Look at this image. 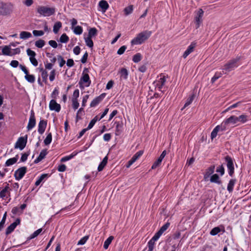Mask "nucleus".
<instances>
[{
    "label": "nucleus",
    "mask_w": 251,
    "mask_h": 251,
    "mask_svg": "<svg viewBox=\"0 0 251 251\" xmlns=\"http://www.w3.org/2000/svg\"><path fill=\"white\" fill-rule=\"evenodd\" d=\"M152 32L149 30L143 31L137 35L131 41L132 45H140L148 40L151 36Z\"/></svg>",
    "instance_id": "f257e3e1"
},
{
    "label": "nucleus",
    "mask_w": 251,
    "mask_h": 251,
    "mask_svg": "<svg viewBox=\"0 0 251 251\" xmlns=\"http://www.w3.org/2000/svg\"><path fill=\"white\" fill-rule=\"evenodd\" d=\"M37 12L44 17H48L52 15L55 12L54 7H48L45 6H39L37 9Z\"/></svg>",
    "instance_id": "f03ea898"
},
{
    "label": "nucleus",
    "mask_w": 251,
    "mask_h": 251,
    "mask_svg": "<svg viewBox=\"0 0 251 251\" xmlns=\"http://www.w3.org/2000/svg\"><path fill=\"white\" fill-rule=\"evenodd\" d=\"M13 10V5L11 3H2L0 6V15L7 16L11 14Z\"/></svg>",
    "instance_id": "7ed1b4c3"
},
{
    "label": "nucleus",
    "mask_w": 251,
    "mask_h": 251,
    "mask_svg": "<svg viewBox=\"0 0 251 251\" xmlns=\"http://www.w3.org/2000/svg\"><path fill=\"white\" fill-rule=\"evenodd\" d=\"M85 71H88L87 69H85L79 81L80 88H83L84 87H89L91 84V80L89 75L87 73H84Z\"/></svg>",
    "instance_id": "20e7f679"
},
{
    "label": "nucleus",
    "mask_w": 251,
    "mask_h": 251,
    "mask_svg": "<svg viewBox=\"0 0 251 251\" xmlns=\"http://www.w3.org/2000/svg\"><path fill=\"white\" fill-rule=\"evenodd\" d=\"M238 61L237 59H234L230 60L228 62L226 63L223 68V74H226L235 68L237 66V62Z\"/></svg>",
    "instance_id": "39448f33"
},
{
    "label": "nucleus",
    "mask_w": 251,
    "mask_h": 251,
    "mask_svg": "<svg viewBox=\"0 0 251 251\" xmlns=\"http://www.w3.org/2000/svg\"><path fill=\"white\" fill-rule=\"evenodd\" d=\"M227 125L224 121L220 125L217 126L211 133V139L213 140L215 138L219 131H224L226 129Z\"/></svg>",
    "instance_id": "423d86ee"
},
{
    "label": "nucleus",
    "mask_w": 251,
    "mask_h": 251,
    "mask_svg": "<svg viewBox=\"0 0 251 251\" xmlns=\"http://www.w3.org/2000/svg\"><path fill=\"white\" fill-rule=\"evenodd\" d=\"M225 160L226 162L227 168L228 170V174L230 176H232L234 173V168L233 159L229 155H226L225 157Z\"/></svg>",
    "instance_id": "0eeeda50"
},
{
    "label": "nucleus",
    "mask_w": 251,
    "mask_h": 251,
    "mask_svg": "<svg viewBox=\"0 0 251 251\" xmlns=\"http://www.w3.org/2000/svg\"><path fill=\"white\" fill-rule=\"evenodd\" d=\"M27 172L26 167H22L19 168L14 173V177L17 180H21L25 176Z\"/></svg>",
    "instance_id": "6e6552de"
},
{
    "label": "nucleus",
    "mask_w": 251,
    "mask_h": 251,
    "mask_svg": "<svg viewBox=\"0 0 251 251\" xmlns=\"http://www.w3.org/2000/svg\"><path fill=\"white\" fill-rule=\"evenodd\" d=\"M26 142V139H25L24 137H21L15 143L14 148L15 149L19 148L20 150H22L25 147Z\"/></svg>",
    "instance_id": "1a4fd4ad"
},
{
    "label": "nucleus",
    "mask_w": 251,
    "mask_h": 251,
    "mask_svg": "<svg viewBox=\"0 0 251 251\" xmlns=\"http://www.w3.org/2000/svg\"><path fill=\"white\" fill-rule=\"evenodd\" d=\"M106 96L105 93H102L100 96L97 97L95 98L90 103V107H94L97 106L98 104H99L105 98Z\"/></svg>",
    "instance_id": "9d476101"
},
{
    "label": "nucleus",
    "mask_w": 251,
    "mask_h": 251,
    "mask_svg": "<svg viewBox=\"0 0 251 251\" xmlns=\"http://www.w3.org/2000/svg\"><path fill=\"white\" fill-rule=\"evenodd\" d=\"M203 11L202 9L200 8L199 9L197 12V14L195 18V23L196 24V28H198L200 27V24L201 22V18L203 15Z\"/></svg>",
    "instance_id": "9b49d317"
},
{
    "label": "nucleus",
    "mask_w": 251,
    "mask_h": 251,
    "mask_svg": "<svg viewBox=\"0 0 251 251\" xmlns=\"http://www.w3.org/2000/svg\"><path fill=\"white\" fill-rule=\"evenodd\" d=\"M36 124V120L34 116V113L33 110L31 111L29 122L27 126L28 130H30L34 127Z\"/></svg>",
    "instance_id": "f8f14e48"
},
{
    "label": "nucleus",
    "mask_w": 251,
    "mask_h": 251,
    "mask_svg": "<svg viewBox=\"0 0 251 251\" xmlns=\"http://www.w3.org/2000/svg\"><path fill=\"white\" fill-rule=\"evenodd\" d=\"M49 108L50 110H54L56 112H59L61 109L60 105L56 102L54 100H51L49 104Z\"/></svg>",
    "instance_id": "ddd939ff"
},
{
    "label": "nucleus",
    "mask_w": 251,
    "mask_h": 251,
    "mask_svg": "<svg viewBox=\"0 0 251 251\" xmlns=\"http://www.w3.org/2000/svg\"><path fill=\"white\" fill-rule=\"evenodd\" d=\"M47 125V121L41 120L38 125V131L40 134H42L45 131Z\"/></svg>",
    "instance_id": "4468645a"
},
{
    "label": "nucleus",
    "mask_w": 251,
    "mask_h": 251,
    "mask_svg": "<svg viewBox=\"0 0 251 251\" xmlns=\"http://www.w3.org/2000/svg\"><path fill=\"white\" fill-rule=\"evenodd\" d=\"M196 46V43L194 42L191 43L190 45H189L187 49V50L185 51L183 54V57L184 58H186L191 52H192L194 49L195 48Z\"/></svg>",
    "instance_id": "2eb2a0df"
},
{
    "label": "nucleus",
    "mask_w": 251,
    "mask_h": 251,
    "mask_svg": "<svg viewBox=\"0 0 251 251\" xmlns=\"http://www.w3.org/2000/svg\"><path fill=\"white\" fill-rule=\"evenodd\" d=\"M11 189L9 187V185L7 184L2 190L0 192V198L4 199L5 197L8 196L10 197V191Z\"/></svg>",
    "instance_id": "dca6fc26"
},
{
    "label": "nucleus",
    "mask_w": 251,
    "mask_h": 251,
    "mask_svg": "<svg viewBox=\"0 0 251 251\" xmlns=\"http://www.w3.org/2000/svg\"><path fill=\"white\" fill-rule=\"evenodd\" d=\"M215 170V166L212 165L210 166L209 168H208L207 169H206V172L204 175V179L205 180H206L209 177V176L213 174V173L214 172Z\"/></svg>",
    "instance_id": "f3484780"
},
{
    "label": "nucleus",
    "mask_w": 251,
    "mask_h": 251,
    "mask_svg": "<svg viewBox=\"0 0 251 251\" xmlns=\"http://www.w3.org/2000/svg\"><path fill=\"white\" fill-rule=\"evenodd\" d=\"M48 153L47 150L46 149L43 150L40 153L38 157L34 161V163L35 164L38 163L42 159H43Z\"/></svg>",
    "instance_id": "a211bd4d"
},
{
    "label": "nucleus",
    "mask_w": 251,
    "mask_h": 251,
    "mask_svg": "<svg viewBox=\"0 0 251 251\" xmlns=\"http://www.w3.org/2000/svg\"><path fill=\"white\" fill-rule=\"evenodd\" d=\"M224 121L227 126L230 123L232 124H236L237 123V117L235 116H231Z\"/></svg>",
    "instance_id": "6ab92c4d"
},
{
    "label": "nucleus",
    "mask_w": 251,
    "mask_h": 251,
    "mask_svg": "<svg viewBox=\"0 0 251 251\" xmlns=\"http://www.w3.org/2000/svg\"><path fill=\"white\" fill-rule=\"evenodd\" d=\"M99 6L101 8L102 11L103 12H105L106 10L109 7V4L108 2L104 0H101L99 2Z\"/></svg>",
    "instance_id": "aec40b11"
},
{
    "label": "nucleus",
    "mask_w": 251,
    "mask_h": 251,
    "mask_svg": "<svg viewBox=\"0 0 251 251\" xmlns=\"http://www.w3.org/2000/svg\"><path fill=\"white\" fill-rule=\"evenodd\" d=\"M166 82V78L165 76H163V77L159 78V79L156 82V86L158 87L159 90L162 88V86L165 84Z\"/></svg>",
    "instance_id": "412c9836"
},
{
    "label": "nucleus",
    "mask_w": 251,
    "mask_h": 251,
    "mask_svg": "<svg viewBox=\"0 0 251 251\" xmlns=\"http://www.w3.org/2000/svg\"><path fill=\"white\" fill-rule=\"evenodd\" d=\"M236 179H231L228 184L227 187V190L229 192L231 193L233 191V187L236 183Z\"/></svg>",
    "instance_id": "4be33fe9"
},
{
    "label": "nucleus",
    "mask_w": 251,
    "mask_h": 251,
    "mask_svg": "<svg viewBox=\"0 0 251 251\" xmlns=\"http://www.w3.org/2000/svg\"><path fill=\"white\" fill-rule=\"evenodd\" d=\"M18 159V155H16L15 157L7 160L5 162V166H10L17 162Z\"/></svg>",
    "instance_id": "5701e85b"
},
{
    "label": "nucleus",
    "mask_w": 251,
    "mask_h": 251,
    "mask_svg": "<svg viewBox=\"0 0 251 251\" xmlns=\"http://www.w3.org/2000/svg\"><path fill=\"white\" fill-rule=\"evenodd\" d=\"M107 160H108V157H107V156H106L104 157L102 161L100 163V164H99V165L98 167V170L99 172L101 171L103 169V168L106 166V165L107 163Z\"/></svg>",
    "instance_id": "b1692460"
},
{
    "label": "nucleus",
    "mask_w": 251,
    "mask_h": 251,
    "mask_svg": "<svg viewBox=\"0 0 251 251\" xmlns=\"http://www.w3.org/2000/svg\"><path fill=\"white\" fill-rule=\"evenodd\" d=\"M210 182L213 183H216L218 184H220L222 183L219 176L216 174L213 175L211 176Z\"/></svg>",
    "instance_id": "393cba45"
},
{
    "label": "nucleus",
    "mask_w": 251,
    "mask_h": 251,
    "mask_svg": "<svg viewBox=\"0 0 251 251\" xmlns=\"http://www.w3.org/2000/svg\"><path fill=\"white\" fill-rule=\"evenodd\" d=\"M98 34V30L95 27H92L89 29L88 37L92 38Z\"/></svg>",
    "instance_id": "a878e982"
},
{
    "label": "nucleus",
    "mask_w": 251,
    "mask_h": 251,
    "mask_svg": "<svg viewBox=\"0 0 251 251\" xmlns=\"http://www.w3.org/2000/svg\"><path fill=\"white\" fill-rule=\"evenodd\" d=\"M115 124L116 125V134L119 135L122 132L123 124L120 122H115Z\"/></svg>",
    "instance_id": "bb28decb"
},
{
    "label": "nucleus",
    "mask_w": 251,
    "mask_h": 251,
    "mask_svg": "<svg viewBox=\"0 0 251 251\" xmlns=\"http://www.w3.org/2000/svg\"><path fill=\"white\" fill-rule=\"evenodd\" d=\"M195 97V94H192V95H191L187 100L185 103L184 104L183 107L181 109V110H183L185 108H186L187 106L189 105L193 101Z\"/></svg>",
    "instance_id": "cd10ccee"
},
{
    "label": "nucleus",
    "mask_w": 251,
    "mask_h": 251,
    "mask_svg": "<svg viewBox=\"0 0 251 251\" xmlns=\"http://www.w3.org/2000/svg\"><path fill=\"white\" fill-rule=\"evenodd\" d=\"M31 34L27 31H22L20 34V38L24 40L31 37Z\"/></svg>",
    "instance_id": "c85d7f7f"
},
{
    "label": "nucleus",
    "mask_w": 251,
    "mask_h": 251,
    "mask_svg": "<svg viewBox=\"0 0 251 251\" xmlns=\"http://www.w3.org/2000/svg\"><path fill=\"white\" fill-rule=\"evenodd\" d=\"M133 10V6L132 5H130L125 8L124 12L125 16H127L130 14Z\"/></svg>",
    "instance_id": "c756f323"
},
{
    "label": "nucleus",
    "mask_w": 251,
    "mask_h": 251,
    "mask_svg": "<svg viewBox=\"0 0 251 251\" xmlns=\"http://www.w3.org/2000/svg\"><path fill=\"white\" fill-rule=\"evenodd\" d=\"M114 239L113 236H109L104 242L103 248L104 249H107L109 245Z\"/></svg>",
    "instance_id": "7c9ffc66"
},
{
    "label": "nucleus",
    "mask_w": 251,
    "mask_h": 251,
    "mask_svg": "<svg viewBox=\"0 0 251 251\" xmlns=\"http://www.w3.org/2000/svg\"><path fill=\"white\" fill-rule=\"evenodd\" d=\"M49 176V175L48 174H43L41 175L40 177L35 182V185L36 186H38L45 178L48 177Z\"/></svg>",
    "instance_id": "2f4dec72"
},
{
    "label": "nucleus",
    "mask_w": 251,
    "mask_h": 251,
    "mask_svg": "<svg viewBox=\"0 0 251 251\" xmlns=\"http://www.w3.org/2000/svg\"><path fill=\"white\" fill-rule=\"evenodd\" d=\"M62 27V23L61 22H56L53 26V31L54 33L56 34L58 33L60 28Z\"/></svg>",
    "instance_id": "473e14b6"
},
{
    "label": "nucleus",
    "mask_w": 251,
    "mask_h": 251,
    "mask_svg": "<svg viewBox=\"0 0 251 251\" xmlns=\"http://www.w3.org/2000/svg\"><path fill=\"white\" fill-rule=\"evenodd\" d=\"M10 50L11 49L9 46H5L2 50V53L5 55L11 56L12 54L10 53Z\"/></svg>",
    "instance_id": "72a5a7b5"
},
{
    "label": "nucleus",
    "mask_w": 251,
    "mask_h": 251,
    "mask_svg": "<svg viewBox=\"0 0 251 251\" xmlns=\"http://www.w3.org/2000/svg\"><path fill=\"white\" fill-rule=\"evenodd\" d=\"M121 77L126 79L128 75V71L126 68H122L120 71Z\"/></svg>",
    "instance_id": "f704fd0d"
},
{
    "label": "nucleus",
    "mask_w": 251,
    "mask_h": 251,
    "mask_svg": "<svg viewBox=\"0 0 251 251\" xmlns=\"http://www.w3.org/2000/svg\"><path fill=\"white\" fill-rule=\"evenodd\" d=\"M15 228H16V226H15V224L12 223L11 224H10V225L6 229V231H5L6 235H8L9 234H10L15 229Z\"/></svg>",
    "instance_id": "c9c22d12"
},
{
    "label": "nucleus",
    "mask_w": 251,
    "mask_h": 251,
    "mask_svg": "<svg viewBox=\"0 0 251 251\" xmlns=\"http://www.w3.org/2000/svg\"><path fill=\"white\" fill-rule=\"evenodd\" d=\"M25 79L30 83H33L35 81V76L33 75H29L28 73L25 76Z\"/></svg>",
    "instance_id": "e433bc0d"
},
{
    "label": "nucleus",
    "mask_w": 251,
    "mask_h": 251,
    "mask_svg": "<svg viewBox=\"0 0 251 251\" xmlns=\"http://www.w3.org/2000/svg\"><path fill=\"white\" fill-rule=\"evenodd\" d=\"M248 121V116L245 114H242L237 117V122H240L242 124L246 123Z\"/></svg>",
    "instance_id": "4c0bfd02"
},
{
    "label": "nucleus",
    "mask_w": 251,
    "mask_h": 251,
    "mask_svg": "<svg viewBox=\"0 0 251 251\" xmlns=\"http://www.w3.org/2000/svg\"><path fill=\"white\" fill-rule=\"evenodd\" d=\"M52 141V134L51 133H49L45 139L44 141V143L46 145H49L50 144Z\"/></svg>",
    "instance_id": "58836bf2"
},
{
    "label": "nucleus",
    "mask_w": 251,
    "mask_h": 251,
    "mask_svg": "<svg viewBox=\"0 0 251 251\" xmlns=\"http://www.w3.org/2000/svg\"><path fill=\"white\" fill-rule=\"evenodd\" d=\"M69 40L68 36L66 33H63L60 37L59 41L62 43H66Z\"/></svg>",
    "instance_id": "ea45409f"
},
{
    "label": "nucleus",
    "mask_w": 251,
    "mask_h": 251,
    "mask_svg": "<svg viewBox=\"0 0 251 251\" xmlns=\"http://www.w3.org/2000/svg\"><path fill=\"white\" fill-rule=\"evenodd\" d=\"M142 59V55L140 53H137L133 55L132 60L134 63H138Z\"/></svg>",
    "instance_id": "a19ab883"
},
{
    "label": "nucleus",
    "mask_w": 251,
    "mask_h": 251,
    "mask_svg": "<svg viewBox=\"0 0 251 251\" xmlns=\"http://www.w3.org/2000/svg\"><path fill=\"white\" fill-rule=\"evenodd\" d=\"M221 229L219 226L214 227L210 232L211 235L215 236L221 231Z\"/></svg>",
    "instance_id": "79ce46f5"
},
{
    "label": "nucleus",
    "mask_w": 251,
    "mask_h": 251,
    "mask_svg": "<svg viewBox=\"0 0 251 251\" xmlns=\"http://www.w3.org/2000/svg\"><path fill=\"white\" fill-rule=\"evenodd\" d=\"M84 39L86 45L90 48H93L94 43L92 38L87 37L86 38H85Z\"/></svg>",
    "instance_id": "37998d69"
},
{
    "label": "nucleus",
    "mask_w": 251,
    "mask_h": 251,
    "mask_svg": "<svg viewBox=\"0 0 251 251\" xmlns=\"http://www.w3.org/2000/svg\"><path fill=\"white\" fill-rule=\"evenodd\" d=\"M45 42L42 39H39L35 42V45L38 48H42L44 46Z\"/></svg>",
    "instance_id": "c03bdc74"
},
{
    "label": "nucleus",
    "mask_w": 251,
    "mask_h": 251,
    "mask_svg": "<svg viewBox=\"0 0 251 251\" xmlns=\"http://www.w3.org/2000/svg\"><path fill=\"white\" fill-rule=\"evenodd\" d=\"M99 119L98 118V116H95L89 123L88 126L87 127V129H91L94 126L96 122L99 120Z\"/></svg>",
    "instance_id": "a18cd8bd"
},
{
    "label": "nucleus",
    "mask_w": 251,
    "mask_h": 251,
    "mask_svg": "<svg viewBox=\"0 0 251 251\" xmlns=\"http://www.w3.org/2000/svg\"><path fill=\"white\" fill-rule=\"evenodd\" d=\"M77 153H73L69 156H66L63 157L61 159V162H66L70 159L73 158L75 155H76Z\"/></svg>",
    "instance_id": "49530a36"
},
{
    "label": "nucleus",
    "mask_w": 251,
    "mask_h": 251,
    "mask_svg": "<svg viewBox=\"0 0 251 251\" xmlns=\"http://www.w3.org/2000/svg\"><path fill=\"white\" fill-rule=\"evenodd\" d=\"M83 32V28L81 26L77 25L74 29V32L76 35H80Z\"/></svg>",
    "instance_id": "de8ad7c7"
},
{
    "label": "nucleus",
    "mask_w": 251,
    "mask_h": 251,
    "mask_svg": "<svg viewBox=\"0 0 251 251\" xmlns=\"http://www.w3.org/2000/svg\"><path fill=\"white\" fill-rule=\"evenodd\" d=\"M223 74V73H222L221 72H216L211 79V82L213 83L217 79L222 76Z\"/></svg>",
    "instance_id": "09e8293b"
},
{
    "label": "nucleus",
    "mask_w": 251,
    "mask_h": 251,
    "mask_svg": "<svg viewBox=\"0 0 251 251\" xmlns=\"http://www.w3.org/2000/svg\"><path fill=\"white\" fill-rule=\"evenodd\" d=\"M42 231V228H39V229H37V230L34 231L32 234H31L30 235V236L28 238L29 239H33L35 237H37L41 232Z\"/></svg>",
    "instance_id": "8fccbe9b"
},
{
    "label": "nucleus",
    "mask_w": 251,
    "mask_h": 251,
    "mask_svg": "<svg viewBox=\"0 0 251 251\" xmlns=\"http://www.w3.org/2000/svg\"><path fill=\"white\" fill-rule=\"evenodd\" d=\"M170 225V223L167 222L165 225H164L160 228V229L158 230V231H159L161 234H163V233L164 231H165L168 229V228L169 227Z\"/></svg>",
    "instance_id": "3c124183"
},
{
    "label": "nucleus",
    "mask_w": 251,
    "mask_h": 251,
    "mask_svg": "<svg viewBox=\"0 0 251 251\" xmlns=\"http://www.w3.org/2000/svg\"><path fill=\"white\" fill-rule=\"evenodd\" d=\"M89 236L87 235L84 236L83 238H82L77 243L78 245H84L87 240L89 239Z\"/></svg>",
    "instance_id": "603ef678"
},
{
    "label": "nucleus",
    "mask_w": 251,
    "mask_h": 251,
    "mask_svg": "<svg viewBox=\"0 0 251 251\" xmlns=\"http://www.w3.org/2000/svg\"><path fill=\"white\" fill-rule=\"evenodd\" d=\"M143 151H139L137 152L133 156L132 158H133L135 161H136L142 154H143Z\"/></svg>",
    "instance_id": "864d4df0"
},
{
    "label": "nucleus",
    "mask_w": 251,
    "mask_h": 251,
    "mask_svg": "<svg viewBox=\"0 0 251 251\" xmlns=\"http://www.w3.org/2000/svg\"><path fill=\"white\" fill-rule=\"evenodd\" d=\"M57 59L59 61V66L62 67L65 64L66 61L61 55L57 56Z\"/></svg>",
    "instance_id": "5fc2aeb1"
},
{
    "label": "nucleus",
    "mask_w": 251,
    "mask_h": 251,
    "mask_svg": "<svg viewBox=\"0 0 251 251\" xmlns=\"http://www.w3.org/2000/svg\"><path fill=\"white\" fill-rule=\"evenodd\" d=\"M216 172L219 173L221 176L225 174V169L223 165L218 167L216 169Z\"/></svg>",
    "instance_id": "6e6d98bb"
},
{
    "label": "nucleus",
    "mask_w": 251,
    "mask_h": 251,
    "mask_svg": "<svg viewBox=\"0 0 251 251\" xmlns=\"http://www.w3.org/2000/svg\"><path fill=\"white\" fill-rule=\"evenodd\" d=\"M149 250L148 251H152L154 248V242L151 239L149 241L148 243Z\"/></svg>",
    "instance_id": "4d7b16f0"
},
{
    "label": "nucleus",
    "mask_w": 251,
    "mask_h": 251,
    "mask_svg": "<svg viewBox=\"0 0 251 251\" xmlns=\"http://www.w3.org/2000/svg\"><path fill=\"white\" fill-rule=\"evenodd\" d=\"M162 160H160V159L158 158L156 161H155L153 165H152L151 169H154L156 168L158 166H159L162 162Z\"/></svg>",
    "instance_id": "13d9d810"
},
{
    "label": "nucleus",
    "mask_w": 251,
    "mask_h": 251,
    "mask_svg": "<svg viewBox=\"0 0 251 251\" xmlns=\"http://www.w3.org/2000/svg\"><path fill=\"white\" fill-rule=\"evenodd\" d=\"M33 34L35 36H41L44 35V32L42 30H34L32 32Z\"/></svg>",
    "instance_id": "bf43d9fd"
},
{
    "label": "nucleus",
    "mask_w": 251,
    "mask_h": 251,
    "mask_svg": "<svg viewBox=\"0 0 251 251\" xmlns=\"http://www.w3.org/2000/svg\"><path fill=\"white\" fill-rule=\"evenodd\" d=\"M162 234H161L159 231H157L155 234L153 236V237L151 239V240H152L153 241H154L155 242V241H157L159 238L160 237V236L162 235Z\"/></svg>",
    "instance_id": "052dcab7"
},
{
    "label": "nucleus",
    "mask_w": 251,
    "mask_h": 251,
    "mask_svg": "<svg viewBox=\"0 0 251 251\" xmlns=\"http://www.w3.org/2000/svg\"><path fill=\"white\" fill-rule=\"evenodd\" d=\"M27 54L29 56V57H34L36 56V53L30 50V49H28L26 50Z\"/></svg>",
    "instance_id": "680f3d73"
},
{
    "label": "nucleus",
    "mask_w": 251,
    "mask_h": 251,
    "mask_svg": "<svg viewBox=\"0 0 251 251\" xmlns=\"http://www.w3.org/2000/svg\"><path fill=\"white\" fill-rule=\"evenodd\" d=\"M73 107L75 110L77 109L79 105L77 100H72Z\"/></svg>",
    "instance_id": "e2e57ef3"
},
{
    "label": "nucleus",
    "mask_w": 251,
    "mask_h": 251,
    "mask_svg": "<svg viewBox=\"0 0 251 251\" xmlns=\"http://www.w3.org/2000/svg\"><path fill=\"white\" fill-rule=\"evenodd\" d=\"M55 76V70L54 69H53L50 73L49 79L50 81H52L54 80Z\"/></svg>",
    "instance_id": "0e129e2a"
},
{
    "label": "nucleus",
    "mask_w": 251,
    "mask_h": 251,
    "mask_svg": "<svg viewBox=\"0 0 251 251\" xmlns=\"http://www.w3.org/2000/svg\"><path fill=\"white\" fill-rule=\"evenodd\" d=\"M126 49V46H122L117 51V54L119 55L123 54L125 51Z\"/></svg>",
    "instance_id": "69168bd1"
},
{
    "label": "nucleus",
    "mask_w": 251,
    "mask_h": 251,
    "mask_svg": "<svg viewBox=\"0 0 251 251\" xmlns=\"http://www.w3.org/2000/svg\"><path fill=\"white\" fill-rule=\"evenodd\" d=\"M29 155V152H25V153L23 154L21 156V162L25 161L27 160V157Z\"/></svg>",
    "instance_id": "338daca9"
},
{
    "label": "nucleus",
    "mask_w": 251,
    "mask_h": 251,
    "mask_svg": "<svg viewBox=\"0 0 251 251\" xmlns=\"http://www.w3.org/2000/svg\"><path fill=\"white\" fill-rule=\"evenodd\" d=\"M79 91L78 89H76L74 91L73 95V99L72 100H77V98L79 97Z\"/></svg>",
    "instance_id": "774afa93"
}]
</instances>
